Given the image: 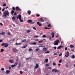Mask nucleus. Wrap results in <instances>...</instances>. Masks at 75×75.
Here are the masks:
<instances>
[{
    "label": "nucleus",
    "mask_w": 75,
    "mask_h": 75,
    "mask_svg": "<svg viewBox=\"0 0 75 75\" xmlns=\"http://www.w3.org/2000/svg\"><path fill=\"white\" fill-rule=\"evenodd\" d=\"M28 13L29 15H30L31 14V11L30 10L28 11Z\"/></svg>",
    "instance_id": "obj_18"
},
{
    "label": "nucleus",
    "mask_w": 75,
    "mask_h": 75,
    "mask_svg": "<svg viewBox=\"0 0 75 75\" xmlns=\"http://www.w3.org/2000/svg\"><path fill=\"white\" fill-rule=\"evenodd\" d=\"M39 26H41V25H42L40 23L39 25Z\"/></svg>",
    "instance_id": "obj_60"
},
{
    "label": "nucleus",
    "mask_w": 75,
    "mask_h": 75,
    "mask_svg": "<svg viewBox=\"0 0 75 75\" xmlns=\"http://www.w3.org/2000/svg\"><path fill=\"white\" fill-rule=\"evenodd\" d=\"M0 25H1L2 26H3V23H0Z\"/></svg>",
    "instance_id": "obj_55"
},
{
    "label": "nucleus",
    "mask_w": 75,
    "mask_h": 75,
    "mask_svg": "<svg viewBox=\"0 0 75 75\" xmlns=\"http://www.w3.org/2000/svg\"><path fill=\"white\" fill-rule=\"evenodd\" d=\"M48 61V59H45V62H47Z\"/></svg>",
    "instance_id": "obj_33"
},
{
    "label": "nucleus",
    "mask_w": 75,
    "mask_h": 75,
    "mask_svg": "<svg viewBox=\"0 0 75 75\" xmlns=\"http://www.w3.org/2000/svg\"><path fill=\"white\" fill-rule=\"evenodd\" d=\"M46 66L47 67H49V65L48 64H46Z\"/></svg>",
    "instance_id": "obj_44"
},
{
    "label": "nucleus",
    "mask_w": 75,
    "mask_h": 75,
    "mask_svg": "<svg viewBox=\"0 0 75 75\" xmlns=\"http://www.w3.org/2000/svg\"><path fill=\"white\" fill-rule=\"evenodd\" d=\"M54 32H52L51 33V35L52 36V38H54Z\"/></svg>",
    "instance_id": "obj_15"
},
{
    "label": "nucleus",
    "mask_w": 75,
    "mask_h": 75,
    "mask_svg": "<svg viewBox=\"0 0 75 75\" xmlns=\"http://www.w3.org/2000/svg\"><path fill=\"white\" fill-rule=\"evenodd\" d=\"M43 50L44 51H46L47 50V49L46 47L43 48Z\"/></svg>",
    "instance_id": "obj_16"
},
{
    "label": "nucleus",
    "mask_w": 75,
    "mask_h": 75,
    "mask_svg": "<svg viewBox=\"0 0 75 75\" xmlns=\"http://www.w3.org/2000/svg\"><path fill=\"white\" fill-rule=\"evenodd\" d=\"M15 65L14 64V65H12L11 66V67H12V68H14V67H15Z\"/></svg>",
    "instance_id": "obj_29"
},
{
    "label": "nucleus",
    "mask_w": 75,
    "mask_h": 75,
    "mask_svg": "<svg viewBox=\"0 0 75 75\" xmlns=\"http://www.w3.org/2000/svg\"><path fill=\"white\" fill-rule=\"evenodd\" d=\"M21 43H18V44L17 43H16V45H21Z\"/></svg>",
    "instance_id": "obj_28"
},
{
    "label": "nucleus",
    "mask_w": 75,
    "mask_h": 75,
    "mask_svg": "<svg viewBox=\"0 0 75 75\" xmlns=\"http://www.w3.org/2000/svg\"><path fill=\"white\" fill-rule=\"evenodd\" d=\"M42 37L43 38H46V37H47V36H46L45 35H44L42 36Z\"/></svg>",
    "instance_id": "obj_25"
},
{
    "label": "nucleus",
    "mask_w": 75,
    "mask_h": 75,
    "mask_svg": "<svg viewBox=\"0 0 75 75\" xmlns=\"http://www.w3.org/2000/svg\"><path fill=\"white\" fill-rule=\"evenodd\" d=\"M38 50H39V49H36V51H38Z\"/></svg>",
    "instance_id": "obj_57"
},
{
    "label": "nucleus",
    "mask_w": 75,
    "mask_h": 75,
    "mask_svg": "<svg viewBox=\"0 0 75 75\" xmlns=\"http://www.w3.org/2000/svg\"><path fill=\"white\" fill-rule=\"evenodd\" d=\"M32 44H33V45H36L37 44V43L35 42L33 43H32Z\"/></svg>",
    "instance_id": "obj_37"
},
{
    "label": "nucleus",
    "mask_w": 75,
    "mask_h": 75,
    "mask_svg": "<svg viewBox=\"0 0 75 75\" xmlns=\"http://www.w3.org/2000/svg\"><path fill=\"white\" fill-rule=\"evenodd\" d=\"M1 70H2V71H4V68H2L1 69Z\"/></svg>",
    "instance_id": "obj_56"
},
{
    "label": "nucleus",
    "mask_w": 75,
    "mask_h": 75,
    "mask_svg": "<svg viewBox=\"0 0 75 75\" xmlns=\"http://www.w3.org/2000/svg\"><path fill=\"white\" fill-rule=\"evenodd\" d=\"M16 11H21V9H20V8H19V7H18V6H17L16 7Z\"/></svg>",
    "instance_id": "obj_6"
},
{
    "label": "nucleus",
    "mask_w": 75,
    "mask_h": 75,
    "mask_svg": "<svg viewBox=\"0 0 75 75\" xmlns=\"http://www.w3.org/2000/svg\"><path fill=\"white\" fill-rule=\"evenodd\" d=\"M2 41V40H0V42H1Z\"/></svg>",
    "instance_id": "obj_63"
},
{
    "label": "nucleus",
    "mask_w": 75,
    "mask_h": 75,
    "mask_svg": "<svg viewBox=\"0 0 75 75\" xmlns=\"http://www.w3.org/2000/svg\"><path fill=\"white\" fill-rule=\"evenodd\" d=\"M9 62L10 63H13L14 62V61L13 59H11L9 60Z\"/></svg>",
    "instance_id": "obj_12"
},
{
    "label": "nucleus",
    "mask_w": 75,
    "mask_h": 75,
    "mask_svg": "<svg viewBox=\"0 0 75 75\" xmlns=\"http://www.w3.org/2000/svg\"><path fill=\"white\" fill-rule=\"evenodd\" d=\"M5 34V32H2L0 33V35H4Z\"/></svg>",
    "instance_id": "obj_13"
},
{
    "label": "nucleus",
    "mask_w": 75,
    "mask_h": 75,
    "mask_svg": "<svg viewBox=\"0 0 75 75\" xmlns=\"http://www.w3.org/2000/svg\"><path fill=\"white\" fill-rule=\"evenodd\" d=\"M10 73V71L8 70H7L6 71V73L7 74H9Z\"/></svg>",
    "instance_id": "obj_19"
},
{
    "label": "nucleus",
    "mask_w": 75,
    "mask_h": 75,
    "mask_svg": "<svg viewBox=\"0 0 75 75\" xmlns=\"http://www.w3.org/2000/svg\"><path fill=\"white\" fill-rule=\"evenodd\" d=\"M8 35H10V32L8 33Z\"/></svg>",
    "instance_id": "obj_62"
},
{
    "label": "nucleus",
    "mask_w": 75,
    "mask_h": 75,
    "mask_svg": "<svg viewBox=\"0 0 75 75\" xmlns=\"http://www.w3.org/2000/svg\"><path fill=\"white\" fill-rule=\"evenodd\" d=\"M53 48H54V49H55V50H56V49H57V47H54Z\"/></svg>",
    "instance_id": "obj_54"
},
{
    "label": "nucleus",
    "mask_w": 75,
    "mask_h": 75,
    "mask_svg": "<svg viewBox=\"0 0 75 75\" xmlns=\"http://www.w3.org/2000/svg\"><path fill=\"white\" fill-rule=\"evenodd\" d=\"M4 15H2V17H5V18H6L7 17V16H9V12H4Z\"/></svg>",
    "instance_id": "obj_1"
},
{
    "label": "nucleus",
    "mask_w": 75,
    "mask_h": 75,
    "mask_svg": "<svg viewBox=\"0 0 75 75\" xmlns=\"http://www.w3.org/2000/svg\"><path fill=\"white\" fill-rule=\"evenodd\" d=\"M12 20H14L16 19V17H15L14 16H13L12 18Z\"/></svg>",
    "instance_id": "obj_31"
},
{
    "label": "nucleus",
    "mask_w": 75,
    "mask_h": 75,
    "mask_svg": "<svg viewBox=\"0 0 75 75\" xmlns=\"http://www.w3.org/2000/svg\"><path fill=\"white\" fill-rule=\"evenodd\" d=\"M20 74H23V71H20Z\"/></svg>",
    "instance_id": "obj_40"
},
{
    "label": "nucleus",
    "mask_w": 75,
    "mask_h": 75,
    "mask_svg": "<svg viewBox=\"0 0 75 75\" xmlns=\"http://www.w3.org/2000/svg\"><path fill=\"white\" fill-rule=\"evenodd\" d=\"M27 46V45H26V46L23 47H22V48H26V47Z\"/></svg>",
    "instance_id": "obj_41"
},
{
    "label": "nucleus",
    "mask_w": 75,
    "mask_h": 75,
    "mask_svg": "<svg viewBox=\"0 0 75 75\" xmlns=\"http://www.w3.org/2000/svg\"><path fill=\"white\" fill-rule=\"evenodd\" d=\"M58 65L59 67H60V65H61V64H58Z\"/></svg>",
    "instance_id": "obj_59"
},
{
    "label": "nucleus",
    "mask_w": 75,
    "mask_h": 75,
    "mask_svg": "<svg viewBox=\"0 0 75 75\" xmlns=\"http://www.w3.org/2000/svg\"><path fill=\"white\" fill-rule=\"evenodd\" d=\"M18 64V62H16L14 64V65L15 66H16L17 65V64Z\"/></svg>",
    "instance_id": "obj_20"
},
{
    "label": "nucleus",
    "mask_w": 75,
    "mask_h": 75,
    "mask_svg": "<svg viewBox=\"0 0 75 75\" xmlns=\"http://www.w3.org/2000/svg\"><path fill=\"white\" fill-rule=\"evenodd\" d=\"M70 48H74V46L73 45H71L70 46Z\"/></svg>",
    "instance_id": "obj_21"
},
{
    "label": "nucleus",
    "mask_w": 75,
    "mask_h": 75,
    "mask_svg": "<svg viewBox=\"0 0 75 75\" xmlns=\"http://www.w3.org/2000/svg\"><path fill=\"white\" fill-rule=\"evenodd\" d=\"M54 45H57L58 44V43H59V40H56V41L54 42Z\"/></svg>",
    "instance_id": "obj_4"
},
{
    "label": "nucleus",
    "mask_w": 75,
    "mask_h": 75,
    "mask_svg": "<svg viewBox=\"0 0 75 75\" xmlns=\"http://www.w3.org/2000/svg\"><path fill=\"white\" fill-rule=\"evenodd\" d=\"M17 19H19V20H20V22L21 23H22V22H23V20H21V15H19L18 16H17L16 18Z\"/></svg>",
    "instance_id": "obj_3"
},
{
    "label": "nucleus",
    "mask_w": 75,
    "mask_h": 75,
    "mask_svg": "<svg viewBox=\"0 0 75 75\" xmlns=\"http://www.w3.org/2000/svg\"><path fill=\"white\" fill-rule=\"evenodd\" d=\"M31 59V58H30V57L27 58L26 59L27 60H29V59Z\"/></svg>",
    "instance_id": "obj_24"
},
{
    "label": "nucleus",
    "mask_w": 75,
    "mask_h": 75,
    "mask_svg": "<svg viewBox=\"0 0 75 75\" xmlns=\"http://www.w3.org/2000/svg\"><path fill=\"white\" fill-rule=\"evenodd\" d=\"M33 30H36V28H35V27H33Z\"/></svg>",
    "instance_id": "obj_48"
},
{
    "label": "nucleus",
    "mask_w": 75,
    "mask_h": 75,
    "mask_svg": "<svg viewBox=\"0 0 75 75\" xmlns=\"http://www.w3.org/2000/svg\"><path fill=\"white\" fill-rule=\"evenodd\" d=\"M48 27H51V24H49L48 25H47Z\"/></svg>",
    "instance_id": "obj_32"
},
{
    "label": "nucleus",
    "mask_w": 75,
    "mask_h": 75,
    "mask_svg": "<svg viewBox=\"0 0 75 75\" xmlns=\"http://www.w3.org/2000/svg\"><path fill=\"white\" fill-rule=\"evenodd\" d=\"M62 47H63V46H59V47H58L57 49V50H59V49H61V48H62Z\"/></svg>",
    "instance_id": "obj_11"
},
{
    "label": "nucleus",
    "mask_w": 75,
    "mask_h": 75,
    "mask_svg": "<svg viewBox=\"0 0 75 75\" xmlns=\"http://www.w3.org/2000/svg\"><path fill=\"white\" fill-rule=\"evenodd\" d=\"M35 23V22H31V24H34Z\"/></svg>",
    "instance_id": "obj_52"
},
{
    "label": "nucleus",
    "mask_w": 75,
    "mask_h": 75,
    "mask_svg": "<svg viewBox=\"0 0 75 75\" xmlns=\"http://www.w3.org/2000/svg\"><path fill=\"white\" fill-rule=\"evenodd\" d=\"M12 9L13 10V11L14 10H15V8L14 7H12Z\"/></svg>",
    "instance_id": "obj_43"
},
{
    "label": "nucleus",
    "mask_w": 75,
    "mask_h": 75,
    "mask_svg": "<svg viewBox=\"0 0 75 75\" xmlns=\"http://www.w3.org/2000/svg\"><path fill=\"white\" fill-rule=\"evenodd\" d=\"M40 21L41 22H44V19H42V18H41L39 20V21Z\"/></svg>",
    "instance_id": "obj_10"
},
{
    "label": "nucleus",
    "mask_w": 75,
    "mask_h": 75,
    "mask_svg": "<svg viewBox=\"0 0 75 75\" xmlns=\"http://www.w3.org/2000/svg\"><path fill=\"white\" fill-rule=\"evenodd\" d=\"M67 53H66L65 54V56L66 57L68 58V57L69 56V52L68 51H67Z\"/></svg>",
    "instance_id": "obj_5"
},
{
    "label": "nucleus",
    "mask_w": 75,
    "mask_h": 75,
    "mask_svg": "<svg viewBox=\"0 0 75 75\" xmlns=\"http://www.w3.org/2000/svg\"><path fill=\"white\" fill-rule=\"evenodd\" d=\"M40 47H45V46H42V45L40 46Z\"/></svg>",
    "instance_id": "obj_51"
},
{
    "label": "nucleus",
    "mask_w": 75,
    "mask_h": 75,
    "mask_svg": "<svg viewBox=\"0 0 75 75\" xmlns=\"http://www.w3.org/2000/svg\"><path fill=\"white\" fill-rule=\"evenodd\" d=\"M6 6V4H4L3 5V6H4L5 7V6Z\"/></svg>",
    "instance_id": "obj_35"
},
{
    "label": "nucleus",
    "mask_w": 75,
    "mask_h": 75,
    "mask_svg": "<svg viewBox=\"0 0 75 75\" xmlns=\"http://www.w3.org/2000/svg\"><path fill=\"white\" fill-rule=\"evenodd\" d=\"M25 41H26V39H24L22 41V42H25Z\"/></svg>",
    "instance_id": "obj_22"
},
{
    "label": "nucleus",
    "mask_w": 75,
    "mask_h": 75,
    "mask_svg": "<svg viewBox=\"0 0 75 75\" xmlns=\"http://www.w3.org/2000/svg\"><path fill=\"white\" fill-rule=\"evenodd\" d=\"M67 47H65V50H67Z\"/></svg>",
    "instance_id": "obj_61"
},
{
    "label": "nucleus",
    "mask_w": 75,
    "mask_h": 75,
    "mask_svg": "<svg viewBox=\"0 0 75 75\" xmlns=\"http://www.w3.org/2000/svg\"><path fill=\"white\" fill-rule=\"evenodd\" d=\"M52 72H58V70L56 69H53L52 70Z\"/></svg>",
    "instance_id": "obj_8"
},
{
    "label": "nucleus",
    "mask_w": 75,
    "mask_h": 75,
    "mask_svg": "<svg viewBox=\"0 0 75 75\" xmlns=\"http://www.w3.org/2000/svg\"><path fill=\"white\" fill-rule=\"evenodd\" d=\"M11 15H13L14 13V10H12L11 12Z\"/></svg>",
    "instance_id": "obj_14"
},
{
    "label": "nucleus",
    "mask_w": 75,
    "mask_h": 75,
    "mask_svg": "<svg viewBox=\"0 0 75 75\" xmlns=\"http://www.w3.org/2000/svg\"><path fill=\"white\" fill-rule=\"evenodd\" d=\"M37 23V24H38V25H39V24H40V23L39 22H38Z\"/></svg>",
    "instance_id": "obj_58"
},
{
    "label": "nucleus",
    "mask_w": 75,
    "mask_h": 75,
    "mask_svg": "<svg viewBox=\"0 0 75 75\" xmlns=\"http://www.w3.org/2000/svg\"><path fill=\"white\" fill-rule=\"evenodd\" d=\"M62 55V53H60L59 55V57H60V56H61Z\"/></svg>",
    "instance_id": "obj_53"
},
{
    "label": "nucleus",
    "mask_w": 75,
    "mask_h": 75,
    "mask_svg": "<svg viewBox=\"0 0 75 75\" xmlns=\"http://www.w3.org/2000/svg\"><path fill=\"white\" fill-rule=\"evenodd\" d=\"M20 66H21V63H19L18 64V68H20Z\"/></svg>",
    "instance_id": "obj_23"
},
{
    "label": "nucleus",
    "mask_w": 75,
    "mask_h": 75,
    "mask_svg": "<svg viewBox=\"0 0 75 75\" xmlns=\"http://www.w3.org/2000/svg\"><path fill=\"white\" fill-rule=\"evenodd\" d=\"M39 67V66L38 65V64H36V65L35 66V69H37V68H38Z\"/></svg>",
    "instance_id": "obj_9"
},
{
    "label": "nucleus",
    "mask_w": 75,
    "mask_h": 75,
    "mask_svg": "<svg viewBox=\"0 0 75 75\" xmlns=\"http://www.w3.org/2000/svg\"><path fill=\"white\" fill-rule=\"evenodd\" d=\"M29 51H32V49H29Z\"/></svg>",
    "instance_id": "obj_45"
},
{
    "label": "nucleus",
    "mask_w": 75,
    "mask_h": 75,
    "mask_svg": "<svg viewBox=\"0 0 75 75\" xmlns=\"http://www.w3.org/2000/svg\"><path fill=\"white\" fill-rule=\"evenodd\" d=\"M48 53H49V51L46 52H45V54H48Z\"/></svg>",
    "instance_id": "obj_46"
},
{
    "label": "nucleus",
    "mask_w": 75,
    "mask_h": 75,
    "mask_svg": "<svg viewBox=\"0 0 75 75\" xmlns=\"http://www.w3.org/2000/svg\"><path fill=\"white\" fill-rule=\"evenodd\" d=\"M14 41V39H12V41Z\"/></svg>",
    "instance_id": "obj_64"
},
{
    "label": "nucleus",
    "mask_w": 75,
    "mask_h": 75,
    "mask_svg": "<svg viewBox=\"0 0 75 75\" xmlns=\"http://www.w3.org/2000/svg\"><path fill=\"white\" fill-rule=\"evenodd\" d=\"M51 29V28H47V27H45L44 28V29Z\"/></svg>",
    "instance_id": "obj_26"
},
{
    "label": "nucleus",
    "mask_w": 75,
    "mask_h": 75,
    "mask_svg": "<svg viewBox=\"0 0 75 75\" xmlns=\"http://www.w3.org/2000/svg\"><path fill=\"white\" fill-rule=\"evenodd\" d=\"M28 22L29 23H31V22H32V20H28Z\"/></svg>",
    "instance_id": "obj_17"
},
{
    "label": "nucleus",
    "mask_w": 75,
    "mask_h": 75,
    "mask_svg": "<svg viewBox=\"0 0 75 75\" xmlns=\"http://www.w3.org/2000/svg\"><path fill=\"white\" fill-rule=\"evenodd\" d=\"M14 16H16L17 15V13L16 12H15L13 14Z\"/></svg>",
    "instance_id": "obj_34"
},
{
    "label": "nucleus",
    "mask_w": 75,
    "mask_h": 75,
    "mask_svg": "<svg viewBox=\"0 0 75 75\" xmlns=\"http://www.w3.org/2000/svg\"><path fill=\"white\" fill-rule=\"evenodd\" d=\"M59 63H60V64H61L62 62V59H60L59 61Z\"/></svg>",
    "instance_id": "obj_30"
},
{
    "label": "nucleus",
    "mask_w": 75,
    "mask_h": 75,
    "mask_svg": "<svg viewBox=\"0 0 75 75\" xmlns=\"http://www.w3.org/2000/svg\"><path fill=\"white\" fill-rule=\"evenodd\" d=\"M1 45L2 47L4 46V47L5 48H7L8 47V43H4L1 44Z\"/></svg>",
    "instance_id": "obj_2"
},
{
    "label": "nucleus",
    "mask_w": 75,
    "mask_h": 75,
    "mask_svg": "<svg viewBox=\"0 0 75 75\" xmlns=\"http://www.w3.org/2000/svg\"><path fill=\"white\" fill-rule=\"evenodd\" d=\"M30 31H31V30H27V32L28 33H30Z\"/></svg>",
    "instance_id": "obj_36"
},
{
    "label": "nucleus",
    "mask_w": 75,
    "mask_h": 75,
    "mask_svg": "<svg viewBox=\"0 0 75 75\" xmlns=\"http://www.w3.org/2000/svg\"><path fill=\"white\" fill-rule=\"evenodd\" d=\"M43 42V41L42 40V41H39V42Z\"/></svg>",
    "instance_id": "obj_50"
},
{
    "label": "nucleus",
    "mask_w": 75,
    "mask_h": 75,
    "mask_svg": "<svg viewBox=\"0 0 75 75\" xmlns=\"http://www.w3.org/2000/svg\"><path fill=\"white\" fill-rule=\"evenodd\" d=\"M40 15L39 14H37L36 15L37 17H40Z\"/></svg>",
    "instance_id": "obj_39"
},
{
    "label": "nucleus",
    "mask_w": 75,
    "mask_h": 75,
    "mask_svg": "<svg viewBox=\"0 0 75 75\" xmlns=\"http://www.w3.org/2000/svg\"><path fill=\"white\" fill-rule=\"evenodd\" d=\"M4 51V50L3 49H1V52H3Z\"/></svg>",
    "instance_id": "obj_38"
},
{
    "label": "nucleus",
    "mask_w": 75,
    "mask_h": 75,
    "mask_svg": "<svg viewBox=\"0 0 75 75\" xmlns=\"http://www.w3.org/2000/svg\"><path fill=\"white\" fill-rule=\"evenodd\" d=\"M71 58H72L73 59H74V58H75V55H72Z\"/></svg>",
    "instance_id": "obj_27"
},
{
    "label": "nucleus",
    "mask_w": 75,
    "mask_h": 75,
    "mask_svg": "<svg viewBox=\"0 0 75 75\" xmlns=\"http://www.w3.org/2000/svg\"><path fill=\"white\" fill-rule=\"evenodd\" d=\"M53 65H56V64L54 62V63H53Z\"/></svg>",
    "instance_id": "obj_49"
},
{
    "label": "nucleus",
    "mask_w": 75,
    "mask_h": 75,
    "mask_svg": "<svg viewBox=\"0 0 75 75\" xmlns=\"http://www.w3.org/2000/svg\"><path fill=\"white\" fill-rule=\"evenodd\" d=\"M12 51L13 52H17V49H16V48H13V49Z\"/></svg>",
    "instance_id": "obj_7"
},
{
    "label": "nucleus",
    "mask_w": 75,
    "mask_h": 75,
    "mask_svg": "<svg viewBox=\"0 0 75 75\" xmlns=\"http://www.w3.org/2000/svg\"><path fill=\"white\" fill-rule=\"evenodd\" d=\"M38 37V35H35L34 38H37V37Z\"/></svg>",
    "instance_id": "obj_42"
},
{
    "label": "nucleus",
    "mask_w": 75,
    "mask_h": 75,
    "mask_svg": "<svg viewBox=\"0 0 75 75\" xmlns=\"http://www.w3.org/2000/svg\"><path fill=\"white\" fill-rule=\"evenodd\" d=\"M4 10H5V8H3L2 10V11H4Z\"/></svg>",
    "instance_id": "obj_47"
}]
</instances>
